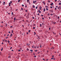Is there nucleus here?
Wrapping results in <instances>:
<instances>
[{"label": "nucleus", "mask_w": 61, "mask_h": 61, "mask_svg": "<svg viewBox=\"0 0 61 61\" xmlns=\"http://www.w3.org/2000/svg\"><path fill=\"white\" fill-rule=\"evenodd\" d=\"M38 15H39V14L38 13Z\"/></svg>", "instance_id": "obj_51"}, {"label": "nucleus", "mask_w": 61, "mask_h": 61, "mask_svg": "<svg viewBox=\"0 0 61 61\" xmlns=\"http://www.w3.org/2000/svg\"><path fill=\"white\" fill-rule=\"evenodd\" d=\"M32 18H33V19H34L35 18H34V17H33Z\"/></svg>", "instance_id": "obj_49"}, {"label": "nucleus", "mask_w": 61, "mask_h": 61, "mask_svg": "<svg viewBox=\"0 0 61 61\" xmlns=\"http://www.w3.org/2000/svg\"><path fill=\"white\" fill-rule=\"evenodd\" d=\"M53 58H54V57H53L51 58V59H53Z\"/></svg>", "instance_id": "obj_24"}, {"label": "nucleus", "mask_w": 61, "mask_h": 61, "mask_svg": "<svg viewBox=\"0 0 61 61\" xmlns=\"http://www.w3.org/2000/svg\"><path fill=\"white\" fill-rule=\"evenodd\" d=\"M3 47H2V49L1 50V51H2L3 50Z\"/></svg>", "instance_id": "obj_14"}, {"label": "nucleus", "mask_w": 61, "mask_h": 61, "mask_svg": "<svg viewBox=\"0 0 61 61\" xmlns=\"http://www.w3.org/2000/svg\"><path fill=\"white\" fill-rule=\"evenodd\" d=\"M13 27V26H10V28H12Z\"/></svg>", "instance_id": "obj_50"}, {"label": "nucleus", "mask_w": 61, "mask_h": 61, "mask_svg": "<svg viewBox=\"0 0 61 61\" xmlns=\"http://www.w3.org/2000/svg\"><path fill=\"white\" fill-rule=\"evenodd\" d=\"M59 18H60L59 17H58V19H59Z\"/></svg>", "instance_id": "obj_57"}, {"label": "nucleus", "mask_w": 61, "mask_h": 61, "mask_svg": "<svg viewBox=\"0 0 61 61\" xmlns=\"http://www.w3.org/2000/svg\"><path fill=\"white\" fill-rule=\"evenodd\" d=\"M59 5H61V3H59Z\"/></svg>", "instance_id": "obj_10"}, {"label": "nucleus", "mask_w": 61, "mask_h": 61, "mask_svg": "<svg viewBox=\"0 0 61 61\" xmlns=\"http://www.w3.org/2000/svg\"><path fill=\"white\" fill-rule=\"evenodd\" d=\"M56 7H58V6H56Z\"/></svg>", "instance_id": "obj_64"}, {"label": "nucleus", "mask_w": 61, "mask_h": 61, "mask_svg": "<svg viewBox=\"0 0 61 61\" xmlns=\"http://www.w3.org/2000/svg\"><path fill=\"white\" fill-rule=\"evenodd\" d=\"M41 16H43V15H41Z\"/></svg>", "instance_id": "obj_52"}, {"label": "nucleus", "mask_w": 61, "mask_h": 61, "mask_svg": "<svg viewBox=\"0 0 61 61\" xmlns=\"http://www.w3.org/2000/svg\"><path fill=\"white\" fill-rule=\"evenodd\" d=\"M33 29H35V28H35V27H34L33 28Z\"/></svg>", "instance_id": "obj_31"}, {"label": "nucleus", "mask_w": 61, "mask_h": 61, "mask_svg": "<svg viewBox=\"0 0 61 61\" xmlns=\"http://www.w3.org/2000/svg\"><path fill=\"white\" fill-rule=\"evenodd\" d=\"M8 38V37H6V39H7Z\"/></svg>", "instance_id": "obj_15"}, {"label": "nucleus", "mask_w": 61, "mask_h": 61, "mask_svg": "<svg viewBox=\"0 0 61 61\" xmlns=\"http://www.w3.org/2000/svg\"><path fill=\"white\" fill-rule=\"evenodd\" d=\"M46 10H47V11H48V9L47 8H46Z\"/></svg>", "instance_id": "obj_9"}, {"label": "nucleus", "mask_w": 61, "mask_h": 61, "mask_svg": "<svg viewBox=\"0 0 61 61\" xmlns=\"http://www.w3.org/2000/svg\"><path fill=\"white\" fill-rule=\"evenodd\" d=\"M46 61H47L48 60V59H47L46 60Z\"/></svg>", "instance_id": "obj_58"}, {"label": "nucleus", "mask_w": 61, "mask_h": 61, "mask_svg": "<svg viewBox=\"0 0 61 61\" xmlns=\"http://www.w3.org/2000/svg\"><path fill=\"white\" fill-rule=\"evenodd\" d=\"M8 33H10V31H9V32H8Z\"/></svg>", "instance_id": "obj_48"}, {"label": "nucleus", "mask_w": 61, "mask_h": 61, "mask_svg": "<svg viewBox=\"0 0 61 61\" xmlns=\"http://www.w3.org/2000/svg\"><path fill=\"white\" fill-rule=\"evenodd\" d=\"M11 48H12V47H11V48H10V49H11Z\"/></svg>", "instance_id": "obj_40"}, {"label": "nucleus", "mask_w": 61, "mask_h": 61, "mask_svg": "<svg viewBox=\"0 0 61 61\" xmlns=\"http://www.w3.org/2000/svg\"><path fill=\"white\" fill-rule=\"evenodd\" d=\"M22 6H23V7H24V5H22Z\"/></svg>", "instance_id": "obj_18"}, {"label": "nucleus", "mask_w": 61, "mask_h": 61, "mask_svg": "<svg viewBox=\"0 0 61 61\" xmlns=\"http://www.w3.org/2000/svg\"><path fill=\"white\" fill-rule=\"evenodd\" d=\"M11 14H12V15L13 14V12H12Z\"/></svg>", "instance_id": "obj_35"}, {"label": "nucleus", "mask_w": 61, "mask_h": 61, "mask_svg": "<svg viewBox=\"0 0 61 61\" xmlns=\"http://www.w3.org/2000/svg\"><path fill=\"white\" fill-rule=\"evenodd\" d=\"M12 33H13V31H12V32H11Z\"/></svg>", "instance_id": "obj_54"}, {"label": "nucleus", "mask_w": 61, "mask_h": 61, "mask_svg": "<svg viewBox=\"0 0 61 61\" xmlns=\"http://www.w3.org/2000/svg\"><path fill=\"white\" fill-rule=\"evenodd\" d=\"M55 10H56V8H55Z\"/></svg>", "instance_id": "obj_27"}, {"label": "nucleus", "mask_w": 61, "mask_h": 61, "mask_svg": "<svg viewBox=\"0 0 61 61\" xmlns=\"http://www.w3.org/2000/svg\"><path fill=\"white\" fill-rule=\"evenodd\" d=\"M1 52H0V55H1Z\"/></svg>", "instance_id": "obj_26"}, {"label": "nucleus", "mask_w": 61, "mask_h": 61, "mask_svg": "<svg viewBox=\"0 0 61 61\" xmlns=\"http://www.w3.org/2000/svg\"><path fill=\"white\" fill-rule=\"evenodd\" d=\"M54 55H53V56H52V57H54Z\"/></svg>", "instance_id": "obj_61"}, {"label": "nucleus", "mask_w": 61, "mask_h": 61, "mask_svg": "<svg viewBox=\"0 0 61 61\" xmlns=\"http://www.w3.org/2000/svg\"><path fill=\"white\" fill-rule=\"evenodd\" d=\"M45 7H46V8H47V7H48L47 6H46Z\"/></svg>", "instance_id": "obj_38"}, {"label": "nucleus", "mask_w": 61, "mask_h": 61, "mask_svg": "<svg viewBox=\"0 0 61 61\" xmlns=\"http://www.w3.org/2000/svg\"><path fill=\"white\" fill-rule=\"evenodd\" d=\"M17 10H18V9H16V10H16V11H17Z\"/></svg>", "instance_id": "obj_32"}, {"label": "nucleus", "mask_w": 61, "mask_h": 61, "mask_svg": "<svg viewBox=\"0 0 61 61\" xmlns=\"http://www.w3.org/2000/svg\"><path fill=\"white\" fill-rule=\"evenodd\" d=\"M27 2L28 3L29 2L30 4V2H29V0H27Z\"/></svg>", "instance_id": "obj_2"}, {"label": "nucleus", "mask_w": 61, "mask_h": 61, "mask_svg": "<svg viewBox=\"0 0 61 61\" xmlns=\"http://www.w3.org/2000/svg\"><path fill=\"white\" fill-rule=\"evenodd\" d=\"M57 0H55V2H56V1H57Z\"/></svg>", "instance_id": "obj_33"}, {"label": "nucleus", "mask_w": 61, "mask_h": 61, "mask_svg": "<svg viewBox=\"0 0 61 61\" xmlns=\"http://www.w3.org/2000/svg\"><path fill=\"white\" fill-rule=\"evenodd\" d=\"M2 41L3 42H4V41H5V40H3Z\"/></svg>", "instance_id": "obj_30"}, {"label": "nucleus", "mask_w": 61, "mask_h": 61, "mask_svg": "<svg viewBox=\"0 0 61 61\" xmlns=\"http://www.w3.org/2000/svg\"><path fill=\"white\" fill-rule=\"evenodd\" d=\"M25 12H27V10H25Z\"/></svg>", "instance_id": "obj_21"}, {"label": "nucleus", "mask_w": 61, "mask_h": 61, "mask_svg": "<svg viewBox=\"0 0 61 61\" xmlns=\"http://www.w3.org/2000/svg\"><path fill=\"white\" fill-rule=\"evenodd\" d=\"M36 9H37V7H36Z\"/></svg>", "instance_id": "obj_37"}, {"label": "nucleus", "mask_w": 61, "mask_h": 61, "mask_svg": "<svg viewBox=\"0 0 61 61\" xmlns=\"http://www.w3.org/2000/svg\"><path fill=\"white\" fill-rule=\"evenodd\" d=\"M33 54L34 55H35V53H33Z\"/></svg>", "instance_id": "obj_59"}, {"label": "nucleus", "mask_w": 61, "mask_h": 61, "mask_svg": "<svg viewBox=\"0 0 61 61\" xmlns=\"http://www.w3.org/2000/svg\"><path fill=\"white\" fill-rule=\"evenodd\" d=\"M50 29H51V28H49V30H50Z\"/></svg>", "instance_id": "obj_45"}, {"label": "nucleus", "mask_w": 61, "mask_h": 61, "mask_svg": "<svg viewBox=\"0 0 61 61\" xmlns=\"http://www.w3.org/2000/svg\"><path fill=\"white\" fill-rule=\"evenodd\" d=\"M32 48H33V47H34V45L32 46Z\"/></svg>", "instance_id": "obj_60"}, {"label": "nucleus", "mask_w": 61, "mask_h": 61, "mask_svg": "<svg viewBox=\"0 0 61 61\" xmlns=\"http://www.w3.org/2000/svg\"><path fill=\"white\" fill-rule=\"evenodd\" d=\"M40 26H42L41 24H40Z\"/></svg>", "instance_id": "obj_55"}, {"label": "nucleus", "mask_w": 61, "mask_h": 61, "mask_svg": "<svg viewBox=\"0 0 61 61\" xmlns=\"http://www.w3.org/2000/svg\"><path fill=\"white\" fill-rule=\"evenodd\" d=\"M21 10H23V9L22 8H21Z\"/></svg>", "instance_id": "obj_29"}, {"label": "nucleus", "mask_w": 61, "mask_h": 61, "mask_svg": "<svg viewBox=\"0 0 61 61\" xmlns=\"http://www.w3.org/2000/svg\"><path fill=\"white\" fill-rule=\"evenodd\" d=\"M37 12H39V13H41V11H40V10H39L38 11H37Z\"/></svg>", "instance_id": "obj_3"}, {"label": "nucleus", "mask_w": 61, "mask_h": 61, "mask_svg": "<svg viewBox=\"0 0 61 61\" xmlns=\"http://www.w3.org/2000/svg\"><path fill=\"white\" fill-rule=\"evenodd\" d=\"M14 20L15 21V19H16L15 18H14Z\"/></svg>", "instance_id": "obj_16"}, {"label": "nucleus", "mask_w": 61, "mask_h": 61, "mask_svg": "<svg viewBox=\"0 0 61 61\" xmlns=\"http://www.w3.org/2000/svg\"><path fill=\"white\" fill-rule=\"evenodd\" d=\"M60 6H59L58 7V9H60Z\"/></svg>", "instance_id": "obj_5"}, {"label": "nucleus", "mask_w": 61, "mask_h": 61, "mask_svg": "<svg viewBox=\"0 0 61 61\" xmlns=\"http://www.w3.org/2000/svg\"><path fill=\"white\" fill-rule=\"evenodd\" d=\"M34 57H36V56L35 55L34 56Z\"/></svg>", "instance_id": "obj_25"}, {"label": "nucleus", "mask_w": 61, "mask_h": 61, "mask_svg": "<svg viewBox=\"0 0 61 61\" xmlns=\"http://www.w3.org/2000/svg\"><path fill=\"white\" fill-rule=\"evenodd\" d=\"M51 8H52V6L51 7Z\"/></svg>", "instance_id": "obj_53"}, {"label": "nucleus", "mask_w": 61, "mask_h": 61, "mask_svg": "<svg viewBox=\"0 0 61 61\" xmlns=\"http://www.w3.org/2000/svg\"><path fill=\"white\" fill-rule=\"evenodd\" d=\"M53 5V3H52L50 5Z\"/></svg>", "instance_id": "obj_6"}, {"label": "nucleus", "mask_w": 61, "mask_h": 61, "mask_svg": "<svg viewBox=\"0 0 61 61\" xmlns=\"http://www.w3.org/2000/svg\"><path fill=\"white\" fill-rule=\"evenodd\" d=\"M54 24V25H55L56 24V22H53Z\"/></svg>", "instance_id": "obj_12"}, {"label": "nucleus", "mask_w": 61, "mask_h": 61, "mask_svg": "<svg viewBox=\"0 0 61 61\" xmlns=\"http://www.w3.org/2000/svg\"><path fill=\"white\" fill-rule=\"evenodd\" d=\"M18 51L19 52V51H21L20 50H19Z\"/></svg>", "instance_id": "obj_28"}, {"label": "nucleus", "mask_w": 61, "mask_h": 61, "mask_svg": "<svg viewBox=\"0 0 61 61\" xmlns=\"http://www.w3.org/2000/svg\"><path fill=\"white\" fill-rule=\"evenodd\" d=\"M42 3H43L45 5V3L43 1V2H42Z\"/></svg>", "instance_id": "obj_8"}, {"label": "nucleus", "mask_w": 61, "mask_h": 61, "mask_svg": "<svg viewBox=\"0 0 61 61\" xmlns=\"http://www.w3.org/2000/svg\"><path fill=\"white\" fill-rule=\"evenodd\" d=\"M30 51H33V50H30Z\"/></svg>", "instance_id": "obj_22"}, {"label": "nucleus", "mask_w": 61, "mask_h": 61, "mask_svg": "<svg viewBox=\"0 0 61 61\" xmlns=\"http://www.w3.org/2000/svg\"><path fill=\"white\" fill-rule=\"evenodd\" d=\"M26 34H27V35H28V33L27 32V33H26Z\"/></svg>", "instance_id": "obj_41"}, {"label": "nucleus", "mask_w": 61, "mask_h": 61, "mask_svg": "<svg viewBox=\"0 0 61 61\" xmlns=\"http://www.w3.org/2000/svg\"><path fill=\"white\" fill-rule=\"evenodd\" d=\"M35 51V52H37V50H36V51Z\"/></svg>", "instance_id": "obj_42"}, {"label": "nucleus", "mask_w": 61, "mask_h": 61, "mask_svg": "<svg viewBox=\"0 0 61 61\" xmlns=\"http://www.w3.org/2000/svg\"><path fill=\"white\" fill-rule=\"evenodd\" d=\"M21 0H18V2H20V1H21Z\"/></svg>", "instance_id": "obj_17"}, {"label": "nucleus", "mask_w": 61, "mask_h": 61, "mask_svg": "<svg viewBox=\"0 0 61 61\" xmlns=\"http://www.w3.org/2000/svg\"><path fill=\"white\" fill-rule=\"evenodd\" d=\"M8 43H10V41H9V40L8 41Z\"/></svg>", "instance_id": "obj_20"}, {"label": "nucleus", "mask_w": 61, "mask_h": 61, "mask_svg": "<svg viewBox=\"0 0 61 61\" xmlns=\"http://www.w3.org/2000/svg\"><path fill=\"white\" fill-rule=\"evenodd\" d=\"M42 19H43V20H44V18L43 17H42Z\"/></svg>", "instance_id": "obj_36"}, {"label": "nucleus", "mask_w": 61, "mask_h": 61, "mask_svg": "<svg viewBox=\"0 0 61 61\" xmlns=\"http://www.w3.org/2000/svg\"><path fill=\"white\" fill-rule=\"evenodd\" d=\"M43 11L44 12H45L46 11V9H43Z\"/></svg>", "instance_id": "obj_7"}, {"label": "nucleus", "mask_w": 61, "mask_h": 61, "mask_svg": "<svg viewBox=\"0 0 61 61\" xmlns=\"http://www.w3.org/2000/svg\"><path fill=\"white\" fill-rule=\"evenodd\" d=\"M36 47L37 48H39V47H37V46H36Z\"/></svg>", "instance_id": "obj_47"}, {"label": "nucleus", "mask_w": 61, "mask_h": 61, "mask_svg": "<svg viewBox=\"0 0 61 61\" xmlns=\"http://www.w3.org/2000/svg\"><path fill=\"white\" fill-rule=\"evenodd\" d=\"M34 48H36V47L35 46V47H34Z\"/></svg>", "instance_id": "obj_46"}, {"label": "nucleus", "mask_w": 61, "mask_h": 61, "mask_svg": "<svg viewBox=\"0 0 61 61\" xmlns=\"http://www.w3.org/2000/svg\"><path fill=\"white\" fill-rule=\"evenodd\" d=\"M12 35H13V34H11L10 35V36H12Z\"/></svg>", "instance_id": "obj_11"}, {"label": "nucleus", "mask_w": 61, "mask_h": 61, "mask_svg": "<svg viewBox=\"0 0 61 61\" xmlns=\"http://www.w3.org/2000/svg\"><path fill=\"white\" fill-rule=\"evenodd\" d=\"M7 36H9V34H8L7 35Z\"/></svg>", "instance_id": "obj_62"}, {"label": "nucleus", "mask_w": 61, "mask_h": 61, "mask_svg": "<svg viewBox=\"0 0 61 61\" xmlns=\"http://www.w3.org/2000/svg\"><path fill=\"white\" fill-rule=\"evenodd\" d=\"M3 2L4 3V4H5V2Z\"/></svg>", "instance_id": "obj_56"}, {"label": "nucleus", "mask_w": 61, "mask_h": 61, "mask_svg": "<svg viewBox=\"0 0 61 61\" xmlns=\"http://www.w3.org/2000/svg\"><path fill=\"white\" fill-rule=\"evenodd\" d=\"M20 49H21V50H22V48H20Z\"/></svg>", "instance_id": "obj_63"}, {"label": "nucleus", "mask_w": 61, "mask_h": 61, "mask_svg": "<svg viewBox=\"0 0 61 61\" xmlns=\"http://www.w3.org/2000/svg\"><path fill=\"white\" fill-rule=\"evenodd\" d=\"M36 0H35V1H33V4H35V3H36Z\"/></svg>", "instance_id": "obj_1"}, {"label": "nucleus", "mask_w": 61, "mask_h": 61, "mask_svg": "<svg viewBox=\"0 0 61 61\" xmlns=\"http://www.w3.org/2000/svg\"><path fill=\"white\" fill-rule=\"evenodd\" d=\"M9 5H11V3L10 2L9 3Z\"/></svg>", "instance_id": "obj_34"}, {"label": "nucleus", "mask_w": 61, "mask_h": 61, "mask_svg": "<svg viewBox=\"0 0 61 61\" xmlns=\"http://www.w3.org/2000/svg\"><path fill=\"white\" fill-rule=\"evenodd\" d=\"M28 44H27H27H26V46H28Z\"/></svg>", "instance_id": "obj_43"}, {"label": "nucleus", "mask_w": 61, "mask_h": 61, "mask_svg": "<svg viewBox=\"0 0 61 61\" xmlns=\"http://www.w3.org/2000/svg\"><path fill=\"white\" fill-rule=\"evenodd\" d=\"M28 32H29H29H30V30H29Z\"/></svg>", "instance_id": "obj_23"}, {"label": "nucleus", "mask_w": 61, "mask_h": 61, "mask_svg": "<svg viewBox=\"0 0 61 61\" xmlns=\"http://www.w3.org/2000/svg\"><path fill=\"white\" fill-rule=\"evenodd\" d=\"M39 8H40V10H41V9L42 8V7L41 6H40L39 7Z\"/></svg>", "instance_id": "obj_4"}, {"label": "nucleus", "mask_w": 61, "mask_h": 61, "mask_svg": "<svg viewBox=\"0 0 61 61\" xmlns=\"http://www.w3.org/2000/svg\"><path fill=\"white\" fill-rule=\"evenodd\" d=\"M33 8H35V6L34 5H33Z\"/></svg>", "instance_id": "obj_13"}, {"label": "nucleus", "mask_w": 61, "mask_h": 61, "mask_svg": "<svg viewBox=\"0 0 61 61\" xmlns=\"http://www.w3.org/2000/svg\"><path fill=\"white\" fill-rule=\"evenodd\" d=\"M56 36V37H57V36H58V35H56V36Z\"/></svg>", "instance_id": "obj_19"}, {"label": "nucleus", "mask_w": 61, "mask_h": 61, "mask_svg": "<svg viewBox=\"0 0 61 61\" xmlns=\"http://www.w3.org/2000/svg\"><path fill=\"white\" fill-rule=\"evenodd\" d=\"M10 56H9V57H8L9 58H10Z\"/></svg>", "instance_id": "obj_39"}, {"label": "nucleus", "mask_w": 61, "mask_h": 61, "mask_svg": "<svg viewBox=\"0 0 61 61\" xmlns=\"http://www.w3.org/2000/svg\"><path fill=\"white\" fill-rule=\"evenodd\" d=\"M5 42H7V41L6 40H5Z\"/></svg>", "instance_id": "obj_44"}]
</instances>
